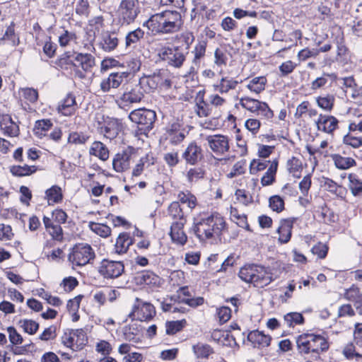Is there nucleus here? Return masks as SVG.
I'll return each instance as SVG.
<instances>
[{
    "instance_id": "33",
    "label": "nucleus",
    "mask_w": 362,
    "mask_h": 362,
    "mask_svg": "<svg viewBox=\"0 0 362 362\" xmlns=\"http://www.w3.org/2000/svg\"><path fill=\"white\" fill-rule=\"evenodd\" d=\"M63 197L62 188L58 185H53L45 191V198L49 206L61 203Z\"/></svg>"
},
{
    "instance_id": "23",
    "label": "nucleus",
    "mask_w": 362,
    "mask_h": 362,
    "mask_svg": "<svg viewBox=\"0 0 362 362\" xmlns=\"http://www.w3.org/2000/svg\"><path fill=\"white\" fill-rule=\"evenodd\" d=\"M134 279L136 284L139 286H156L160 281L159 276L149 270L138 272Z\"/></svg>"
},
{
    "instance_id": "13",
    "label": "nucleus",
    "mask_w": 362,
    "mask_h": 362,
    "mask_svg": "<svg viewBox=\"0 0 362 362\" xmlns=\"http://www.w3.org/2000/svg\"><path fill=\"white\" fill-rule=\"evenodd\" d=\"M155 315L156 310L151 303L141 302V303L134 306L132 311L128 316L133 320L142 322L151 320Z\"/></svg>"
},
{
    "instance_id": "6",
    "label": "nucleus",
    "mask_w": 362,
    "mask_h": 362,
    "mask_svg": "<svg viewBox=\"0 0 362 362\" xmlns=\"http://www.w3.org/2000/svg\"><path fill=\"white\" fill-rule=\"evenodd\" d=\"M117 13L122 25L133 23L140 13L139 0H122L118 6Z\"/></svg>"
},
{
    "instance_id": "29",
    "label": "nucleus",
    "mask_w": 362,
    "mask_h": 362,
    "mask_svg": "<svg viewBox=\"0 0 362 362\" xmlns=\"http://www.w3.org/2000/svg\"><path fill=\"white\" fill-rule=\"evenodd\" d=\"M168 216L172 220V223H187V218L180 205L179 202H173L168 208Z\"/></svg>"
},
{
    "instance_id": "42",
    "label": "nucleus",
    "mask_w": 362,
    "mask_h": 362,
    "mask_svg": "<svg viewBox=\"0 0 362 362\" xmlns=\"http://www.w3.org/2000/svg\"><path fill=\"white\" fill-rule=\"evenodd\" d=\"M257 264H246L241 267L238 276L245 282L252 284Z\"/></svg>"
},
{
    "instance_id": "36",
    "label": "nucleus",
    "mask_w": 362,
    "mask_h": 362,
    "mask_svg": "<svg viewBox=\"0 0 362 362\" xmlns=\"http://www.w3.org/2000/svg\"><path fill=\"white\" fill-rule=\"evenodd\" d=\"M332 160L336 168L341 170H346L356 165V160L350 157H343L339 154L332 155Z\"/></svg>"
},
{
    "instance_id": "39",
    "label": "nucleus",
    "mask_w": 362,
    "mask_h": 362,
    "mask_svg": "<svg viewBox=\"0 0 362 362\" xmlns=\"http://www.w3.org/2000/svg\"><path fill=\"white\" fill-rule=\"evenodd\" d=\"M187 325V322L185 319L180 320L166 321L165 333L168 335H174L182 331Z\"/></svg>"
},
{
    "instance_id": "58",
    "label": "nucleus",
    "mask_w": 362,
    "mask_h": 362,
    "mask_svg": "<svg viewBox=\"0 0 362 362\" xmlns=\"http://www.w3.org/2000/svg\"><path fill=\"white\" fill-rule=\"evenodd\" d=\"M256 114L261 117L262 119H270L274 117V112L271 110L268 104L261 101L258 107Z\"/></svg>"
},
{
    "instance_id": "8",
    "label": "nucleus",
    "mask_w": 362,
    "mask_h": 362,
    "mask_svg": "<svg viewBox=\"0 0 362 362\" xmlns=\"http://www.w3.org/2000/svg\"><path fill=\"white\" fill-rule=\"evenodd\" d=\"M98 272L105 279H115L124 272V264L122 261L103 259L98 266Z\"/></svg>"
},
{
    "instance_id": "55",
    "label": "nucleus",
    "mask_w": 362,
    "mask_h": 362,
    "mask_svg": "<svg viewBox=\"0 0 362 362\" xmlns=\"http://www.w3.org/2000/svg\"><path fill=\"white\" fill-rule=\"evenodd\" d=\"M90 227L94 233L101 237L107 238L111 234V229L107 225L98 223H90Z\"/></svg>"
},
{
    "instance_id": "63",
    "label": "nucleus",
    "mask_w": 362,
    "mask_h": 362,
    "mask_svg": "<svg viewBox=\"0 0 362 362\" xmlns=\"http://www.w3.org/2000/svg\"><path fill=\"white\" fill-rule=\"evenodd\" d=\"M23 97L30 103H35L38 100V92L33 88H24L21 89Z\"/></svg>"
},
{
    "instance_id": "46",
    "label": "nucleus",
    "mask_w": 362,
    "mask_h": 362,
    "mask_svg": "<svg viewBox=\"0 0 362 362\" xmlns=\"http://www.w3.org/2000/svg\"><path fill=\"white\" fill-rule=\"evenodd\" d=\"M177 197L180 203L187 204L191 210L194 209L197 206V197L188 190L180 192Z\"/></svg>"
},
{
    "instance_id": "60",
    "label": "nucleus",
    "mask_w": 362,
    "mask_h": 362,
    "mask_svg": "<svg viewBox=\"0 0 362 362\" xmlns=\"http://www.w3.org/2000/svg\"><path fill=\"white\" fill-rule=\"evenodd\" d=\"M246 160H241L240 161L236 162L231 170V171L228 174V177L230 178L243 175L245 173L246 170Z\"/></svg>"
},
{
    "instance_id": "19",
    "label": "nucleus",
    "mask_w": 362,
    "mask_h": 362,
    "mask_svg": "<svg viewBox=\"0 0 362 362\" xmlns=\"http://www.w3.org/2000/svg\"><path fill=\"white\" fill-rule=\"evenodd\" d=\"M119 45V39L115 32L105 31L101 34L99 47L103 51L110 52L114 51Z\"/></svg>"
},
{
    "instance_id": "47",
    "label": "nucleus",
    "mask_w": 362,
    "mask_h": 362,
    "mask_svg": "<svg viewBox=\"0 0 362 362\" xmlns=\"http://www.w3.org/2000/svg\"><path fill=\"white\" fill-rule=\"evenodd\" d=\"M178 40L182 44L181 47H183L184 52L188 54L189 49L195 40L193 33L189 30L182 32L180 34Z\"/></svg>"
},
{
    "instance_id": "35",
    "label": "nucleus",
    "mask_w": 362,
    "mask_h": 362,
    "mask_svg": "<svg viewBox=\"0 0 362 362\" xmlns=\"http://www.w3.org/2000/svg\"><path fill=\"white\" fill-rule=\"evenodd\" d=\"M192 351L197 358L207 359L214 353V349L207 344L198 342L192 346Z\"/></svg>"
},
{
    "instance_id": "43",
    "label": "nucleus",
    "mask_w": 362,
    "mask_h": 362,
    "mask_svg": "<svg viewBox=\"0 0 362 362\" xmlns=\"http://www.w3.org/2000/svg\"><path fill=\"white\" fill-rule=\"evenodd\" d=\"M277 167L278 162L276 160L273 161L261 179V183L262 186H268L273 184V182L275 181V175L276 173Z\"/></svg>"
},
{
    "instance_id": "11",
    "label": "nucleus",
    "mask_w": 362,
    "mask_h": 362,
    "mask_svg": "<svg viewBox=\"0 0 362 362\" xmlns=\"http://www.w3.org/2000/svg\"><path fill=\"white\" fill-rule=\"evenodd\" d=\"M206 141L210 149L217 156H222L229 151V139L227 136L209 135L206 137Z\"/></svg>"
},
{
    "instance_id": "1",
    "label": "nucleus",
    "mask_w": 362,
    "mask_h": 362,
    "mask_svg": "<svg viewBox=\"0 0 362 362\" xmlns=\"http://www.w3.org/2000/svg\"><path fill=\"white\" fill-rule=\"evenodd\" d=\"M192 231L200 241L221 238L228 230L226 221L218 212L203 214L194 218Z\"/></svg>"
},
{
    "instance_id": "26",
    "label": "nucleus",
    "mask_w": 362,
    "mask_h": 362,
    "mask_svg": "<svg viewBox=\"0 0 362 362\" xmlns=\"http://www.w3.org/2000/svg\"><path fill=\"white\" fill-rule=\"evenodd\" d=\"M142 328L136 322L123 327V335L125 340L138 343L141 341Z\"/></svg>"
},
{
    "instance_id": "64",
    "label": "nucleus",
    "mask_w": 362,
    "mask_h": 362,
    "mask_svg": "<svg viewBox=\"0 0 362 362\" xmlns=\"http://www.w3.org/2000/svg\"><path fill=\"white\" fill-rule=\"evenodd\" d=\"M343 143L354 148H358L362 146V138L347 134L343 137Z\"/></svg>"
},
{
    "instance_id": "28",
    "label": "nucleus",
    "mask_w": 362,
    "mask_h": 362,
    "mask_svg": "<svg viewBox=\"0 0 362 362\" xmlns=\"http://www.w3.org/2000/svg\"><path fill=\"white\" fill-rule=\"evenodd\" d=\"M144 31L140 28L129 32L125 37V49L131 51L134 49L144 37Z\"/></svg>"
},
{
    "instance_id": "32",
    "label": "nucleus",
    "mask_w": 362,
    "mask_h": 362,
    "mask_svg": "<svg viewBox=\"0 0 362 362\" xmlns=\"http://www.w3.org/2000/svg\"><path fill=\"white\" fill-rule=\"evenodd\" d=\"M239 81L229 76H224L221 78L218 83L214 84V89L221 94L227 93L230 90H234L238 85Z\"/></svg>"
},
{
    "instance_id": "2",
    "label": "nucleus",
    "mask_w": 362,
    "mask_h": 362,
    "mask_svg": "<svg viewBox=\"0 0 362 362\" xmlns=\"http://www.w3.org/2000/svg\"><path fill=\"white\" fill-rule=\"evenodd\" d=\"M296 346L300 355L311 354V359L320 361V354L329 350V343L325 335L308 330L296 337Z\"/></svg>"
},
{
    "instance_id": "44",
    "label": "nucleus",
    "mask_w": 362,
    "mask_h": 362,
    "mask_svg": "<svg viewBox=\"0 0 362 362\" xmlns=\"http://www.w3.org/2000/svg\"><path fill=\"white\" fill-rule=\"evenodd\" d=\"M150 158L153 160V157H150L149 155H146L145 156H143L140 158L139 162L136 163L135 167L133 168L132 170V177H139L140 176L144 168L149 167L151 165H153L154 163V161L150 162Z\"/></svg>"
},
{
    "instance_id": "41",
    "label": "nucleus",
    "mask_w": 362,
    "mask_h": 362,
    "mask_svg": "<svg viewBox=\"0 0 362 362\" xmlns=\"http://www.w3.org/2000/svg\"><path fill=\"white\" fill-rule=\"evenodd\" d=\"M152 77L154 80L157 88L158 87H163L165 88H169L171 87V81L168 77L167 73L165 70H159L158 72H154L152 74Z\"/></svg>"
},
{
    "instance_id": "57",
    "label": "nucleus",
    "mask_w": 362,
    "mask_h": 362,
    "mask_svg": "<svg viewBox=\"0 0 362 362\" xmlns=\"http://www.w3.org/2000/svg\"><path fill=\"white\" fill-rule=\"evenodd\" d=\"M284 201L279 195H274L269 199V206L274 211L277 213L281 212L284 209Z\"/></svg>"
},
{
    "instance_id": "45",
    "label": "nucleus",
    "mask_w": 362,
    "mask_h": 362,
    "mask_svg": "<svg viewBox=\"0 0 362 362\" xmlns=\"http://www.w3.org/2000/svg\"><path fill=\"white\" fill-rule=\"evenodd\" d=\"M335 98L332 94H327L325 96L316 98V103L320 108L325 111L330 112L334 105Z\"/></svg>"
},
{
    "instance_id": "54",
    "label": "nucleus",
    "mask_w": 362,
    "mask_h": 362,
    "mask_svg": "<svg viewBox=\"0 0 362 362\" xmlns=\"http://www.w3.org/2000/svg\"><path fill=\"white\" fill-rule=\"evenodd\" d=\"M207 46V41L206 40H199L196 44L192 52L194 54L193 62H197L205 56L206 49Z\"/></svg>"
},
{
    "instance_id": "27",
    "label": "nucleus",
    "mask_w": 362,
    "mask_h": 362,
    "mask_svg": "<svg viewBox=\"0 0 362 362\" xmlns=\"http://www.w3.org/2000/svg\"><path fill=\"white\" fill-rule=\"evenodd\" d=\"M0 127L6 136L14 137L19 134L18 126L13 121L11 117L8 115L3 116L0 121Z\"/></svg>"
},
{
    "instance_id": "40",
    "label": "nucleus",
    "mask_w": 362,
    "mask_h": 362,
    "mask_svg": "<svg viewBox=\"0 0 362 362\" xmlns=\"http://www.w3.org/2000/svg\"><path fill=\"white\" fill-rule=\"evenodd\" d=\"M37 171L35 165H13L10 168L11 173L16 177L28 176Z\"/></svg>"
},
{
    "instance_id": "10",
    "label": "nucleus",
    "mask_w": 362,
    "mask_h": 362,
    "mask_svg": "<svg viewBox=\"0 0 362 362\" xmlns=\"http://www.w3.org/2000/svg\"><path fill=\"white\" fill-rule=\"evenodd\" d=\"M97 129L100 134L107 139L115 138L122 131V124L119 119L112 117H103V121H98Z\"/></svg>"
},
{
    "instance_id": "30",
    "label": "nucleus",
    "mask_w": 362,
    "mask_h": 362,
    "mask_svg": "<svg viewBox=\"0 0 362 362\" xmlns=\"http://www.w3.org/2000/svg\"><path fill=\"white\" fill-rule=\"evenodd\" d=\"M134 243V238L129 233L123 232L118 235L115 245V252L117 254H124Z\"/></svg>"
},
{
    "instance_id": "61",
    "label": "nucleus",
    "mask_w": 362,
    "mask_h": 362,
    "mask_svg": "<svg viewBox=\"0 0 362 362\" xmlns=\"http://www.w3.org/2000/svg\"><path fill=\"white\" fill-rule=\"evenodd\" d=\"M328 250L329 247L327 245L321 242L317 243L311 249L312 253L317 255L320 259H325L327 255Z\"/></svg>"
},
{
    "instance_id": "31",
    "label": "nucleus",
    "mask_w": 362,
    "mask_h": 362,
    "mask_svg": "<svg viewBox=\"0 0 362 362\" xmlns=\"http://www.w3.org/2000/svg\"><path fill=\"white\" fill-rule=\"evenodd\" d=\"M15 27L16 23L13 21L6 27L4 35L0 38V45H4L6 41L9 42L13 47H17L20 44L19 35L16 33Z\"/></svg>"
},
{
    "instance_id": "37",
    "label": "nucleus",
    "mask_w": 362,
    "mask_h": 362,
    "mask_svg": "<svg viewBox=\"0 0 362 362\" xmlns=\"http://www.w3.org/2000/svg\"><path fill=\"white\" fill-rule=\"evenodd\" d=\"M195 112L199 117H205L210 115L211 108L210 105L204 101V95H199L196 98Z\"/></svg>"
},
{
    "instance_id": "59",
    "label": "nucleus",
    "mask_w": 362,
    "mask_h": 362,
    "mask_svg": "<svg viewBox=\"0 0 362 362\" xmlns=\"http://www.w3.org/2000/svg\"><path fill=\"white\" fill-rule=\"evenodd\" d=\"M53 124L49 119L37 120L35 124V133L37 135H42L44 132L48 131Z\"/></svg>"
},
{
    "instance_id": "16",
    "label": "nucleus",
    "mask_w": 362,
    "mask_h": 362,
    "mask_svg": "<svg viewBox=\"0 0 362 362\" xmlns=\"http://www.w3.org/2000/svg\"><path fill=\"white\" fill-rule=\"evenodd\" d=\"M75 64L77 70L81 71L86 78V74L91 72L95 66V58L90 53L76 52Z\"/></svg>"
},
{
    "instance_id": "53",
    "label": "nucleus",
    "mask_w": 362,
    "mask_h": 362,
    "mask_svg": "<svg viewBox=\"0 0 362 362\" xmlns=\"http://www.w3.org/2000/svg\"><path fill=\"white\" fill-rule=\"evenodd\" d=\"M304 317L299 313H290L284 315V321L289 327L304 323Z\"/></svg>"
},
{
    "instance_id": "5",
    "label": "nucleus",
    "mask_w": 362,
    "mask_h": 362,
    "mask_svg": "<svg viewBox=\"0 0 362 362\" xmlns=\"http://www.w3.org/2000/svg\"><path fill=\"white\" fill-rule=\"evenodd\" d=\"M95 257V252L90 245L78 243L74 245L68 259L74 265L84 266L90 263Z\"/></svg>"
},
{
    "instance_id": "4",
    "label": "nucleus",
    "mask_w": 362,
    "mask_h": 362,
    "mask_svg": "<svg viewBox=\"0 0 362 362\" xmlns=\"http://www.w3.org/2000/svg\"><path fill=\"white\" fill-rule=\"evenodd\" d=\"M129 118L137 125V135H147L153 128L156 113L150 109L139 108L132 111L129 115Z\"/></svg>"
},
{
    "instance_id": "17",
    "label": "nucleus",
    "mask_w": 362,
    "mask_h": 362,
    "mask_svg": "<svg viewBox=\"0 0 362 362\" xmlns=\"http://www.w3.org/2000/svg\"><path fill=\"white\" fill-rule=\"evenodd\" d=\"M338 124L339 120L335 117L322 114L319 115L316 121L317 129L327 134H333L338 128Z\"/></svg>"
},
{
    "instance_id": "21",
    "label": "nucleus",
    "mask_w": 362,
    "mask_h": 362,
    "mask_svg": "<svg viewBox=\"0 0 362 362\" xmlns=\"http://www.w3.org/2000/svg\"><path fill=\"white\" fill-rule=\"evenodd\" d=\"M77 109L76 97L72 93H69L57 107L58 112L64 116L73 115Z\"/></svg>"
},
{
    "instance_id": "62",
    "label": "nucleus",
    "mask_w": 362,
    "mask_h": 362,
    "mask_svg": "<svg viewBox=\"0 0 362 362\" xmlns=\"http://www.w3.org/2000/svg\"><path fill=\"white\" fill-rule=\"evenodd\" d=\"M20 323H22L24 332L29 334H35L39 328V324L33 320H23Z\"/></svg>"
},
{
    "instance_id": "38",
    "label": "nucleus",
    "mask_w": 362,
    "mask_h": 362,
    "mask_svg": "<svg viewBox=\"0 0 362 362\" xmlns=\"http://www.w3.org/2000/svg\"><path fill=\"white\" fill-rule=\"evenodd\" d=\"M267 79L265 76H257L250 81L247 88L253 93L259 94L265 89Z\"/></svg>"
},
{
    "instance_id": "3",
    "label": "nucleus",
    "mask_w": 362,
    "mask_h": 362,
    "mask_svg": "<svg viewBox=\"0 0 362 362\" xmlns=\"http://www.w3.org/2000/svg\"><path fill=\"white\" fill-rule=\"evenodd\" d=\"M182 25L180 13L169 10L152 15L144 23L153 34H172L179 31Z\"/></svg>"
},
{
    "instance_id": "24",
    "label": "nucleus",
    "mask_w": 362,
    "mask_h": 362,
    "mask_svg": "<svg viewBox=\"0 0 362 362\" xmlns=\"http://www.w3.org/2000/svg\"><path fill=\"white\" fill-rule=\"evenodd\" d=\"M185 224L182 223H171L169 235L173 243L179 245H185L186 244L187 236L183 230Z\"/></svg>"
},
{
    "instance_id": "14",
    "label": "nucleus",
    "mask_w": 362,
    "mask_h": 362,
    "mask_svg": "<svg viewBox=\"0 0 362 362\" xmlns=\"http://www.w3.org/2000/svg\"><path fill=\"white\" fill-rule=\"evenodd\" d=\"M129 78L128 71L112 72L107 78L100 83V88L104 92H109L111 88H117L124 81Z\"/></svg>"
},
{
    "instance_id": "48",
    "label": "nucleus",
    "mask_w": 362,
    "mask_h": 362,
    "mask_svg": "<svg viewBox=\"0 0 362 362\" xmlns=\"http://www.w3.org/2000/svg\"><path fill=\"white\" fill-rule=\"evenodd\" d=\"M349 188L354 196L362 194V182L359 180L358 175L351 173L349 175Z\"/></svg>"
},
{
    "instance_id": "15",
    "label": "nucleus",
    "mask_w": 362,
    "mask_h": 362,
    "mask_svg": "<svg viewBox=\"0 0 362 362\" xmlns=\"http://www.w3.org/2000/svg\"><path fill=\"white\" fill-rule=\"evenodd\" d=\"M182 158L186 164L196 165L204 158L203 150L195 141H192L183 151Z\"/></svg>"
},
{
    "instance_id": "18",
    "label": "nucleus",
    "mask_w": 362,
    "mask_h": 362,
    "mask_svg": "<svg viewBox=\"0 0 362 362\" xmlns=\"http://www.w3.org/2000/svg\"><path fill=\"white\" fill-rule=\"evenodd\" d=\"M296 221V218H288L281 220L280 225L277 228V233L279 235L278 240L280 243L285 244L289 242L292 235L293 224Z\"/></svg>"
},
{
    "instance_id": "9",
    "label": "nucleus",
    "mask_w": 362,
    "mask_h": 362,
    "mask_svg": "<svg viewBox=\"0 0 362 362\" xmlns=\"http://www.w3.org/2000/svg\"><path fill=\"white\" fill-rule=\"evenodd\" d=\"M75 53L76 51L65 52L57 59L54 63L62 70L66 71L75 78L84 79L85 76L76 69Z\"/></svg>"
},
{
    "instance_id": "56",
    "label": "nucleus",
    "mask_w": 362,
    "mask_h": 362,
    "mask_svg": "<svg viewBox=\"0 0 362 362\" xmlns=\"http://www.w3.org/2000/svg\"><path fill=\"white\" fill-rule=\"evenodd\" d=\"M90 136L83 132H74L69 134L68 142L74 144H84L89 139Z\"/></svg>"
},
{
    "instance_id": "7",
    "label": "nucleus",
    "mask_w": 362,
    "mask_h": 362,
    "mask_svg": "<svg viewBox=\"0 0 362 362\" xmlns=\"http://www.w3.org/2000/svg\"><path fill=\"white\" fill-rule=\"evenodd\" d=\"M187 54L181 46L163 47L158 50V53L161 60L175 68H180L182 66Z\"/></svg>"
},
{
    "instance_id": "12",
    "label": "nucleus",
    "mask_w": 362,
    "mask_h": 362,
    "mask_svg": "<svg viewBox=\"0 0 362 362\" xmlns=\"http://www.w3.org/2000/svg\"><path fill=\"white\" fill-rule=\"evenodd\" d=\"M134 153V148L128 146L116 153L112 160L113 169L117 173H122L129 169L131 164V158Z\"/></svg>"
},
{
    "instance_id": "49",
    "label": "nucleus",
    "mask_w": 362,
    "mask_h": 362,
    "mask_svg": "<svg viewBox=\"0 0 362 362\" xmlns=\"http://www.w3.org/2000/svg\"><path fill=\"white\" fill-rule=\"evenodd\" d=\"M205 170L201 167L190 168L186 173V177L189 183L196 182L199 180L204 178Z\"/></svg>"
},
{
    "instance_id": "51",
    "label": "nucleus",
    "mask_w": 362,
    "mask_h": 362,
    "mask_svg": "<svg viewBox=\"0 0 362 362\" xmlns=\"http://www.w3.org/2000/svg\"><path fill=\"white\" fill-rule=\"evenodd\" d=\"M139 85L144 93H151L157 88L152 75L141 77L139 79Z\"/></svg>"
},
{
    "instance_id": "50",
    "label": "nucleus",
    "mask_w": 362,
    "mask_h": 362,
    "mask_svg": "<svg viewBox=\"0 0 362 362\" xmlns=\"http://www.w3.org/2000/svg\"><path fill=\"white\" fill-rule=\"evenodd\" d=\"M261 101L250 97H243L240 100V105L247 110L255 113L258 110Z\"/></svg>"
},
{
    "instance_id": "25",
    "label": "nucleus",
    "mask_w": 362,
    "mask_h": 362,
    "mask_svg": "<svg viewBox=\"0 0 362 362\" xmlns=\"http://www.w3.org/2000/svg\"><path fill=\"white\" fill-rule=\"evenodd\" d=\"M247 340L253 344L254 348L262 349L270 345L272 337L262 332L253 330L248 334Z\"/></svg>"
},
{
    "instance_id": "52",
    "label": "nucleus",
    "mask_w": 362,
    "mask_h": 362,
    "mask_svg": "<svg viewBox=\"0 0 362 362\" xmlns=\"http://www.w3.org/2000/svg\"><path fill=\"white\" fill-rule=\"evenodd\" d=\"M286 166L288 172L292 173L293 176L300 177L296 175L297 173H300L303 170V163L299 158L293 156L291 159L288 160Z\"/></svg>"
},
{
    "instance_id": "22",
    "label": "nucleus",
    "mask_w": 362,
    "mask_h": 362,
    "mask_svg": "<svg viewBox=\"0 0 362 362\" xmlns=\"http://www.w3.org/2000/svg\"><path fill=\"white\" fill-rule=\"evenodd\" d=\"M273 281L272 274L265 267L257 265L255 269L253 285L255 287L263 288Z\"/></svg>"
},
{
    "instance_id": "20",
    "label": "nucleus",
    "mask_w": 362,
    "mask_h": 362,
    "mask_svg": "<svg viewBox=\"0 0 362 362\" xmlns=\"http://www.w3.org/2000/svg\"><path fill=\"white\" fill-rule=\"evenodd\" d=\"M144 97V91L138 83L131 88H127L119 99L122 103L127 105L139 103Z\"/></svg>"
},
{
    "instance_id": "34",
    "label": "nucleus",
    "mask_w": 362,
    "mask_h": 362,
    "mask_svg": "<svg viewBox=\"0 0 362 362\" xmlns=\"http://www.w3.org/2000/svg\"><path fill=\"white\" fill-rule=\"evenodd\" d=\"M89 153L103 161L107 160L109 158V150L101 141H94L90 148Z\"/></svg>"
}]
</instances>
